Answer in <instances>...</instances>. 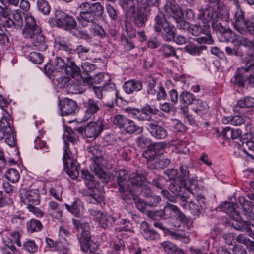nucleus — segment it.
<instances>
[{
	"mask_svg": "<svg viewBox=\"0 0 254 254\" xmlns=\"http://www.w3.org/2000/svg\"><path fill=\"white\" fill-rule=\"evenodd\" d=\"M180 174L178 178L182 184H186V180L189 178V170L188 167L186 166L182 165L180 167Z\"/></svg>",
	"mask_w": 254,
	"mask_h": 254,
	"instance_id": "nucleus-51",
	"label": "nucleus"
},
{
	"mask_svg": "<svg viewBox=\"0 0 254 254\" xmlns=\"http://www.w3.org/2000/svg\"><path fill=\"white\" fill-rule=\"evenodd\" d=\"M66 173L72 178H77L79 175V164L76 160H72L68 164H64Z\"/></svg>",
	"mask_w": 254,
	"mask_h": 254,
	"instance_id": "nucleus-24",
	"label": "nucleus"
},
{
	"mask_svg": "<svg viewBox=\"0 0 254 254\" xmlns=\"http://www.w3.org/2000/svg\"><path fill=\"white\" fill-rule=\"evenodd\" d=\"M53 64L54 70L57 72L60 70H64L67 65V63L64 62V59L58 57L55 59L53 62Z\"/></svg>",
	"mask_w": 254,
	"mask_h": 254,
	"instance_id": "nucleus-48",
	"label": "nucleus"
},
{
	"mask_svg": "<svg viewBox=\"0 0 254 254\" xmlns=\"http://www.w3.org/2000/svg\"><path fill=\"white\" fill-rule=\"evenodd\" d=\"M58 49L59 51L67 54H72L74 51L71 44L66 42L59 43Z\"/></svg>",
	"mask_w": 254,
	"mask_h": 254,
	"instance_id": "nucleus-54",
	"label": "nucleus"
},
{
	"mask_svg": "<svg viewBox=\"0 0 254 254\" xmlns=\"http://www.w3.org/2000/svg\"><path fill=\"white\" fill-rule=\"evenodd\" d=\"M38 10L44 15L50 13L51 7L49 3L45 0H38L37 2Z\"/></svg>",
	"mask_w": 254,
	"mask_h": 254,
	"instance_id": "nucleus-45",
	"label": "nucleus"
},
{
	"mask_svg": "<svg viewBox=\"0 0 254 254\" xmlns=\"http://www.w3.org/2000/svg\"><path fill=\"white\" fill-rule=\"evenodd\" d=\"M80 10L78 21L84 27L87 23H95L104 12V7L99 2L89 3L84 2L78 7Z\"/></svg>",
	"mask_w": 254,
	"mask_h": 254,
	"instance_id": "nucleus-2",
	"label": "nucleus"
},
{
	"mask_svg": "<svg viewBox=\"0 0 254 254\" xmlns=\"http://www.w3.org/2000/svg\"><path fill=\"white\" fill-rule=\"evenodd\" d=\"M39 197L38 191L36 190H27L22 189L20 190V200L27 207L38 204Z\"/></svg>",
	"mask_w": 254,
	"mask_h": 254,
	"instance_id": "nucleus-11",
	"label": "nucleus"
},
{
	"mask_svg": "<svg viewBox=\"0 0 254 254\" xmlns=\"http://www.w3.org/2000/svg\"><path fill=\"white\" fill-rule=\"evenodd\" d=\"M163 28L167 35V36L163 37L164 40L166 41H172V38L175 35V28L174 26L168 22H165Z\"/></svg>",
	"mask_w": 254,
	"mask_h": 254,
	"instance_id": "nucleus-41",
	"label": "nucleus"
},
{
	"mask_svg": "<svg viewBox=\"0 0 254 254\" xmlns=\"http://www.w3.org/2000/svg\"><path fill=\"white\" fill-rule=\"evenodd\" d=\"M91 214L95 215L99 224L103 228L106 229L112 226L114 220L110 216L104 214L99 211H92Z\"/></svg>",
	"mask_w": 254,
	"mask_h": 254,
	"instance_id": "nucleus-21",
	"label": "nucleus"
},
{
	"mask_svg": "<svg viewBox=\"0 0 254 254\" xmlns=\"http://www.w3.org/2000/svg\"><path fill=\"white\" fill-rule=\"evenodd\" d=\"M28 231L31 233L39 231L42 228V225L40 221L36 219H31L27 223Z\"/></svg>",
	"mask_w": 254,
	"mask_h": 254,
	"instance_id": "nucleus-43",
	"label": "nucleus"
},
{
	"mask_svg": "<svg viewBox=\"0 0 254 254\" xmlns=\"http://www.w3.org/2000/svg\"><path fill=\"white\" fill-rule=\"evenodd\" d=\"M104 76L101 73L96 74L94 77L89 76L85 79H82V81H80L79 84L86 85V84H90L91 83L99 84L103 80Z\"/></svg>",
	"mask_w": 254,
	"mask_h": 254,
	"instance_id": "nucleus-38",
	"label": "nucleus"
},
{
	"mask_svg": "<svg viewBox=\"0 0 254 254\" xmlns=\"http://www.w3.org/2000/svg\"><path fill=\"white\" fill-rule=\"evenodd\" d=\"M161 50L163 55L165 57L174 56L178 58L174 47L170 45L164 44L162 46Z\"/></svg>",
	"mask_w": 254,
	"mask_h": 254,
	"instance_id": "nucleus-50",
	"label": "nucleus"
},
{
	"mask_svg": "<svg viewBox=\"0 0 254 254\" xmlns=\"http://www.w3.org/2000/svg\"><path fill=\"white\" fill-rule=\"evenodd\" d=\"M89 151L92 153L93 156V158L94 159V164L93 166L96 174L101 178H104L106 174L101 166V162L102 161L103 158L100 156L98 155V154L99 152L96 150L94 147L89 148Z\"/></svg>",
	"mask_w": 254,
	"mask_h": 254,
	"instance_id": "nucleus-16",
	"label": "nucleus"
},
{
	"mask_svg": "<svg viewBox=\"0 0 254 254\" xmlns=\"http://www.w3.org/2000/svg\"><path fill=\"white\" fill-rule=\"evenodd\" d=\"M66 208L72 214L76 217H79L81 215L82 212V206L80 205V203L76 201L74 202L71 206L67 204H65Z\"/></svg>",
	"mask_w": 254,
	"mask_h": 254,
	"instance_id": "nucleus-35",
	"label": "nucleus"
},
{
	"mask_svg": "<svg viewBox=\"0 0 254 254\" xmlns=\"http://www.w3.org/2000/svg\"><path fill=\"white\" fill-rule=\"evenodd\" d=\"M6 179L13 183L17 182L20 179V174L17 170L13 168L8 169L5 173Z\"/></svg>",
	"mask_w": 254,
	"mask_h": 254,
	"instance_id": "nucleus-42",
	"label": "nucleus"
},
{
	"mask_svg": "<svg viewBox=\"0 0 254 254\" xmlns=\"http://www.w3.org/2000/svg\"><path fill=\"white\" fill-rule=\"evenodd\" d=\"M26 38H29L34 48L39 51H44L47 48V46L45 42V37L41 34V28H37L35 32L31 34L25 36Z\"/></svg>",
	"mask_w": 254,
	"mask_h": 254,
	"instance_id": "nucleus-14",
	"label": "nucleus"
},
{
	"mask_svg": "<svg viewBox=\"0 0 254 254\" xmlns=\"http://www.w3.org/2000/svg\"><path fill=\"white\" fill-rule=\"evenodd\" d=\"M140 229L141 233L146 240H154L159 236L158 234L152 230L149 224L145 221L141 222Z\"/></svg>",
	"mask_w": 254,
	"mask_h": 254,
	"instance_id": "nucleus-22",
	"label": "nucleus"
},
{
	"mask_svg": "<svg viewBox=\"0 0 254 254\" xmlns=\"http://www.w3.org/2000/svg\"><path fill=\"white\" fill-rule=\"evenodd\" d=\"M134 0H121L120 4L126 12L127 16L132 17L135 12Z\"/></svg>",
	"mask_w": 254,
	"mask_h": 254,
	"instance_id": "nucleus-26",
	"label": "nucleus"
},
{
	"mask_svg": "<svg viewBox=\"0 0 254 254\" xmlns=\"http://www.w3.org/2000/svg\"><path fill=\"white\" fill-rule=\"evenodd\" d=\"M206 48V46H199L190 42L185 46L184 50L192 55H199Z\"/></svg>",
	"mask_w": 254,
	"mask_h": 254,
	"instance_id": "nucleus-28",
	"label": "nucleus"
},
{
	"mask_svg": "<svg viewBox=\"0 0 254 254\" xmlns=\"http://www.w3.org/2000/svg\"><path fill=\"white\" fill-rule=\"evenodd\" d=\"M22 234V231L19 230L12 231L9 233V235L11 238V239L14 241L18 247L22 246L20 240Z\"/></svg>",
	"mask_w": 254,
	"mask_h": 254,
	"instance_id": "nucleus-56",
	"label": "nucleus"
},
{
	"mask_svg": "<svg viewBox=\"0 0 254 254\" xmlns=\"http://www.w3.org/2000/svg\"><path fill=\"white\" fill-rule=\"evenodd\" d=\"M166 146V144L165 142L156 143L150 145V149L154 150L156 154L158 155L163 152Z\"/></svg>",
	"mask_w": 254,
	"mask_h": 254,
	"instance_id": "nucleus-58",
	"label": "nucleus"
},
{
	"mask_svg": "<svg viewBox=\"0 0 254 254\" xmlns=\"http://www.w3.org/2000/svg\"><path fill=\"white\" fill-rule=\"evenodd\" d=\"M47 213L53 219L57 220L61 219L63 214L60 204L53 200L49 202L47 208Z\"/></svg>",
	"mask_w": 254,
	"mask_h": 254,
	"instance_id": "nucleus-18",
	"label": "nucleus"
},
{
	"mask_svg": "<svg viewBox=\"0 0 254 254\" xmlns=\"http://www.w3.org/2000/svg\"><path fill=\"white\" fill-rule=\"evenodd\" d=\"M239 202L243 208V215L246 217V220L240 217L239 213L235 210L233 203L225 202L221 206V209L232 218L230 224L234 229L241 231H248L250 230V225L254 226V214L252 211L254 205L243 196L239 197Z\"/></svg>",
	"mask_w": 254,
	"mask_h": 254,
	"instance_id": "nucleus-1",
	"label": "nucleus"
},
{
	"mask_svg": "<svg viewBox=\"0 0 254 254\" xmlns=\"http://www.w3.org/2000/svg\"><path fill=\"white\" fill-rule=\"evenodd\" d=\"M250 73L247 78L248 83L254 87V64L247 66L238 68L234 76L232 78L231 81L234 84L240 87H243L245 81L246 73Z\"/></svg>",
	"mask_w": 254,
	"mask_h": 254,
	"instance_id": "nucleus-5",
	"label": "nucleus"
},
{
	"mask_svg": "<svg viewBox=\"0 0 254 254\" xmlns=\"http://www.w3.org/2000/svg\"><path fill=\"white\" fill-rule=\"evenodd\" d=\"M218 14V19L220 18L221 20L226 22L229 20L230 12L228 8L224 7L220 8Z\"/></svg>",
	"mask_w": 254,
	"mask_h": 254,
	"instance_id": "nucleus-62",
	"label": "nucleus"
},
{
	"mask_svg": "<svg viewBox=\"0 0 254 254\" xmlns=\"http://www.w3.org/2000/svg\"><path fill=\"white\" fill-rule=\"evenodd\" d=\"M155 23L154 24V29L157 32H160L162 28L163 27L165 22H168L163 14L159 13L157 14L154 18Z\"/></svg>",
	"mask_w": 254,
	"mask_h": 254,
	"instance_id": "nucleus-39",
	"label": "nucleus"
},
{
	"mask_svg": "<svg viewBox=\"0 0 254 254\" xmlns=\"http://www.w3.org/2000/svg\"><path fill=\"white\" fill-rule=\"evenodd\" d=\"M147 128L151 135L156 139H164L168 136L167 130L158 124V121L153 120L147 124Z\"/></svg>",
	"mask_w": 254,
	"mask_h": 254,
	"instance_id": "nucleus-13",
	"label": "nucleus"
},
{
	"mask_svg": "<svg viewBox=\"0 0 254 254\" xmlns=\"http://www.w3.org/2000/svg\"><path fill=\"white\" fill-rule=\"evenodd\" d=\"M180 102L184 104H191L196 100L195 96L191 93L188 91H183L180 95Z\"/></svg>",
	"mask_w": 254,
	"mask_h": 254,
	"instance_id": "nucleus-40",
	"label": "nucleus"
},
{
	"mask_svg": "<svg viewBox=\"0 0 254 254\" xmlns=\"http://www.w3.org/2000/svg\"><path fill=\"white\" fill-rule=\"evenodd\" d=\"M81 232L78 237L79 242L82 243L90 242L91 241V235L88 223H85L83 224H81Z\"/></svg>",
	"mask_w": 254,
	"mask_h": 254,
	"instance_id": "nucleus-30",
	"label": "nucleus"
},
{
	"mask_svg": "<svg viewBox=\"0 0 254 254\" xmlns=\"http://www.w3.org/2000/svg\"><path fill=\"white\" fill-rule=\"evenodd\" d=\"M24 13L19 10H16L13 14L12 18L6 22L7 26L15 29H20L23 26V15Z\"/></svg>",
	"mask_w": 254,
	"mask_h": 254,
	"instance_id": "nucleus-20",
	"label": "nucleus"
},
{
	"mask_svg": "<svg viewBox=\"0 0 254 254\" xmlns=\"http://www.w3.org/2000/svg\"><path fill=\"white\" fill-rule=\"evenodd\" d=\"M165 210L167 211V213H170V216L171 215L172 212L178 215L179 217H181L182 215H183L176 206L169 203H167L165 206Z\"/></svg>",
	"mask_w": 254,
	"mask_h": 254,
	"instance_id": "nucleus-61",
	"label": "nucleus"
},
{
	"mask_svg": "<svg viewBox=\"0 0 254 254\" xmlns=\"http://www.w3.org/2000/svg\"><path fill=\"white\" fill-rule=\"evenodd\" d=\"M205 36H201L196 38V41L200 44L206 43L208 44H212L213 43L211 35L210 34V31L208 34H203Z\"/></svg>",
	"mask_w": 254,
	"mask_h": 254,
	"instance_id": "nucleus-63",
	"label": "nucleus"
},
{
	"mask_svg": "<svg viewBox=\"0 0 254 254\" xmlns=\"http://www.w3.org/2000/svg\"><path fill=\"white\" fill-rule=\"evenodd\" d=\"M55 21L58 27L65 30L73 29L77 25L76 21L72 16H69L61 11H56Z\"/></svg>",
	"mask_w": 254,
	"mask_h": 254,
	"instance_id": "nucleus-8",
	"label": "nucleus"
},
{
	"mask_svg": "<svg viewBox=\"0 0 254 254\" xmlns=\"http://www.w3.org/2000/svg\"><path fill=\"white\" fill-rule=\"evenodd\" d=\"M129 181L133 186L140 188V191L141 192L144 191V194L147 193L149 194L150 193V184L143 175L138 173H132L129 175Z\"/></svg>",
	"mask_w": 254,
	"mask_h": 254,
	"instance_id": "nucleus-12",
	"label": "nucleus"
},
{
	"mask_svg": "<svg viewBox=\"0 0 254 254\" xmlns=\"http://www.w3.org/2000/svg\"><path fill=\"white\" fill-rule=\"evenodd\" d=\"M202 203H200V206L196 202H190L189 204V208L190 211L194 215H197L201 209L205 207V201L202 199Z\"/></svg>",
	"mask_w": 254,
	"mask_h": 254,
	"instance_id": "nucleus-53",
	"label": "nucleus"
},
{
	"mask_svg": "<svg viewBox=\"0 0 254 254\" xmlns=\"http://www.w3.org/2000/svg\"><path fill=\"white\" fill-rule=\"evenodd\" d=\"M148 82L147 93L150 95H155L156 91L155 86L156 84V80L152 76H148L147 79Z\"/></svg>",
	"mask_w": 254,
	"mask_h": 254,
	"instance_id": "nucleus-57",
	"label": "nucleus"
},
{
	"mask_svg": "<svg viewBox=\"0 0 254 254\" xmlns=\"http://www.w3.org/2000/svg\"><path fill=\"white\" fill-rule=\"evenodd\" d=\"M223 137L229 138H231L235 139L239 138L242 134V131L239 129H230V127H227L222 128L220 133Z\"/></svg>",
	"mask_w": 254,
	"mask_h": 254,
	"instance_id": "nucleus-31",
	"label": "nucleus"
},
{
	"mask_svg": "<svg viewBox=\"0 0 254 254\" xmlns=\"http://www.w3.org/2000/svg\"><path fill=\"white\" fill-rule=\"evenodd\" d=\"M183 12H181L180 15H174L173 16V18L175 19L176 24L177 27L179 29H185L186 28H188L189 27V24L188 22H186L183 19Z\"/></svg>",
	"mask_w": 254,
	"mask_h": 254,
	"instance_id": "nucleus-47",
	"label": "nucleus"
},
{
	"mask_svg": "<svg viewBox=\"0 0 254 254\" xmlns=\"http://www.w3.org/2000/svg\"><path fill=\"white\" fill-rule=\"evenodd\" d=\"M169 235L172 237V238L176 240L182 241L185 243H188L189 241L186 233L183 232L171 231L169 232Z\"/></svg>",
	"mask_w": 254,
	"mask_h": 254,
	"instance_id": "nucleus-49",
	"label": "nucleus"
},
{
	"mask_svg": "<svg viewBox=\"0 0 254 254\" xmlns=\"http://www.w3.org/2000/svg\"><path fill=\"white\" fill-rule=\"evenodd\" d=\"M209 107L207 103L201 100L197 101V105L193 111L198 115H201L208 112Z\"/></svg>",
	"mask_w": 254,
	"mask_h": 254,
	"instance_id": "nucleus-44",
	"label": "nucleus"
},
{
	"mask_svg": "<svg viewBox=\"0 0 254 254\" xmlns=\"http://www.w3.org/2000/svg\"><path fill=\"white\" fill-rule=\"evenodd\" d=\"M212 27L214 30L222 34L226 32H231V30L229 27L222 25L221 23L219 22L218 20L212 22Z\"/></svg>",
	"mask_w": 254,
	"mask_h": 254,
	"instance_id": "nucleus-52",
	"label": "nucleus"
},
{
	"mask_svg": "<svg viewBox=\"0 0 254 254\" xmlns=\"http://www.w3.org/2000/svg\"><path fill=\"white\" fill-rule=\"evenodd\" d=\"M236 42L238 45H242L250 49H254V41H250L245 38L239 37L236 40Z\"/></svg>",
	"mask_w": 254,
	"mask_h": 254,
	"instance_id": "nucleus-55",
	"label": "nucleus"
},
{
	"mask_svg": "<svg viewBox=\"0 0 254 254\" xmlns=\"http://www.w3.org/2000/svg\"><path fill=\"white\" fill-rule=\"evenodd\" d=\"M72 160H74L72 159V153L69 149L68 146L65 143L64 146V153L63 154L64 164H68Z\"/></svg>",
	"mask_w": 254,
	"mask_h": 254,
	"instance_id": "nucleus-59",
	"label": "nucleus"
},
{
	"mask_svg": "<svg viewBox=\"0 0 254 254\" xmlns=\"http://www.w3.org/2000/svg\"><path fill=\"white\" fill-rule=\"evenodd\" d=\"M77 105L75 101L66 98L64 100L60 108L61 114L62 116H67L75 112Z\"/></svg>",
	"mask_w": 254,
	"mask_h": 254,
	"instance_id": "nucleus-19",
	"label": "nucleus"
},
{
	"mask_svg": "<svg viewBox=\"0 0 254 254\" xmlns=\"http://www.w3.org/2000/svg\"><path fill=\"white\" fill-rule=\"evenodd\" d=\"M22 249L27 252L34 254L38 251V247L33 240H27L22 245Z\"/></svg>",
	"mask_w": 254,
	"mask_h": 254,
	"instance_id": "nucleus-37",
	"label": "nucleus"
},
{
	"mask_svg": "<svg viewBox=\"0 0 254 254\" xmlns=\"http://www.w3.org/2000/svg\"><path fill=\"white\" fill-rule=\"evenodd\" d=\"M37 28L40 27L37 25L33 16L30 14H27L25 17V26L23 30V34L25 36L31 35V33L35 32Z\"/></svg>",
	"mask_w": 254,
	"mask_h": 254,
	"instance_id": "nucleus-23",
	"label": "nucleus"
},
{
	"mask_svg": "<svg viewBox=\"0 0 254 254\" xmlns=\"http://www.w3.org/2000/svg\"><path fill=\"white\" fill-rule=\"evenodd\" d=\"M186 186V184H182V182H180L179 178H177L175 181L171 182L169 188L170 190L174 194L177 196L181 195V192L183 188Z\"/></svg>",
	"mask_w": 254,
	"mask_h": 254,
	"instance_id": "nucleus-33",
	"label": "nucleus"
},
{
	"mask_svg": "<svg viewBox=\"0 0 254 254\" xmlns=\"http://www.w3.org/2000/svg\"><path fill=\"white\" fill-rule=\"evenodd\" d=\"M164 7L166 12L171 14L172 17L174 15H180L182 12L174 0H167Z\"/></svg>",
	"mask_w": 254,
	"mask_h": 254,
	"instance_id": "nucleus-29",
	"label": "nucleus"
},
{
	"mask_svg": "<svg viewBox=\"0 0 254 254\" xmlns=\"http://www.w3.org/2000/svg\"><path fill=\"white\" fill-rule=\"evenodd\" d=\"M197 17L204 24H207L209 22L212 23V22L218 20V14L214 8L209 7L199 10Z\"/></svg>",
	"mask_w": 254,
	"mask_h": 254,
	"instance_id": "nucleus-15",
	"label": "nucleus"
},
{
	"mask_svg": "<svg viewBox=\"0 0 254 254\" xmlns=\"http://www.w3.org/2000/svg\"><path fill=\"white\" fill-rule=\"evenodd\" d=\"M117 182L119 186V191L124 199H127V196L130 194L132 191L129 188V176L128 172L125 170H120L116 172Z\"/></svg>",
	"mask_w": 254,
	"mask_h": 254,
	"instance_id": "nucleus-6",
	"label": "nucleus"
},
{
	"mask_svg": "<svg viewBox=\"0 0 254 254\" xmlns=\"http://www.w3.org/2000/svg\"><path fill=\"white\" fill-rule=\"evenodd\" d=\"M158 112V110L155 107L151 106L150 105H146L142 109L141 117L140 118L142 120H150L152 122L153 121L151 117L147 114L148 113L156 114Z\"/></svg>",
	"mask_w": 254,
	"mask_h": 254,
	"instance_id": "nucleus-34",
	"label": "nucleus"
},
{
	"mask_svg": "<svg viewBox=\"0 0 254 254\" xmlns=\"http://www.w3.org/2000/svg\"><path fill=\"white\" fill-rule=\"evenodd\" d=\"M254 108V98L251 97H245L243 99L239 100L237 103V106L235 107V110L236 111L237 108Z\"/></svg>",
	"mask_w": 254,
	"mask_h": 254,
	"instance_id": "nucleus-36",
	"label": "nucleus"
},
{
	"mask_svg": "<svg viewBox=\"0 0 254 254\" xmlns=\"http://www.w3.org/2000/svg\"><path fill=\"white\" fill-rule=\"evenodd\" d=\"M30 60L36 64H40L43 61V57L41 54L36 52H32L29 55Z\"/></svg>",
	"mask_w": 254,
	"mask_h": 254,
	"instance_id": "nucleus-60",
	"label": "nucleus"
},
{
	"mask_svg": "<svg viewBox=\"0 0 254 254\" xmlns=\"http://www.w3.org/2000/svg\"><path fill=\"white\" fill-rule=\"evenodd\" d=\"M243 29V31H239L238 32L241 34H245L248 33L249 34L254 36V19H249L248 20H247Z\"/></svg>",
	"mask_w": 254,
	"mask_h": 254,
	"instance_id": "nucleus-46",
	"label": "nucleus"
},
{
	"mask_svg": "<svg viewBox=\"0 0 254 254\" xmlns=\"http://www.w3.org/2000/svg\"><path fill=\"white\" fill-rule=\"evenodd\" d=\"M144 9H140L137 11L136 14H134V21L136 25L139 27L145 26L147 20V15L144 12Z\"/></svg>",
	"mask_w": 254,
	"mask_h": 254,
	"instance_id": "nucleus-32",
	"label": "nucleus"
},
{
	"mask_svg": "<svg viewBox=\"0 0 254 254\" xmlns=\"http://www.w3.org/2000/svg\"><path fill=\"white\" fill-rule=\"evenodd\" d=\"M112 121L115 126L120 129H123L127 133H140L143 130L142 127L137 126L133 121L127 119L122 114L115 115Z\"/></svg>",
	"mask_w": 254,
	"mask_h": 254,
	"instance_id": "nucleus-4",
	"label": "nucleus"
},
{
	"mask_svg": "<svg viewBox=\"0 0 254 254\" xmlns=\"http://www.w3.org/2000/svg\"><path fill=\"white\" fill-rule=\"evenodd\" d=\"M82 179L84 180L87 189L81 190L82 194L89 197L91 203H100L104 200V193L96 187L97 182L94 176L88 170L83 169L81 171Z\"/></svg>",
	"mask_w": 254,
	"mask_h": 254,
	"instance_id": "nucleus-3",
	"label": "nucleus"
},
{
	"mask_svg": "<svg viewBox=\"0 0 254 254\" xmlns=\"http://www.w3.org/2000/svg\"><path fill=\"white\" fill-rule=\"evenodd\" d=\"M210 30V26L207 24L202 27L197 25H192L188 28L189 32L194 36H198L201 34H208Z\"/></svg>",
	"mask_w": 254,
	"mask_h": 254,
	"instance_id": "nucleus-27",
	"label": "nucleus"
},
{
	"mask_svg": "<svg viewBox=\"0 0 254 254\" xmlns=\"http://www.w3.org/2000/svg\"><path fill=\"white\" fill-rule=\"evenodd\" d=\"M84 108V120H88L94 118L96 114L100 110L101 103L98 100L89 98L83 103Z\"/></svg>",
	"mask_w": 254,
	"mask_h": 254,
	"instance_id": "nucleus-7",
	"label": "nucleus"
},
{
	"mask_svg": "<svg viewBox=\"0 0 254 254\" xmlns=\"http://www.w3.org/2000/svg\"><path fill=\"white\" fill-rule=\"evenodd\" d=\"M104 120L99 118L97 121L90 122L85 127V135L87 138H96L104 130Z\"/></svg>",
	"mask_w": 254,
	"mask_h": 254,
	"instance_id": "nucleus-10",
	"label": "nucleus"
},
{
	"mask_svg": "<svg viewBox=\"0 0 254 254\" xmlns=\"http://www.w3.org/2000/svg\"><path fill=\"white\" fill-rule=\"evenodd\" d=\"M65 73L75 79L77 81H82V77L80 75V68L73 62L67 61V65L64 70Z\"/></svg>",
	"mask_w": 254,
	"mask_h": 254,
	"instance_id": "nucleus-17",
	"label": "nucleus"
},
{
	"mask_svg": "<svg viewBox=\"0 0 254 254\" xmlns=\"http://www.w3.org/2000/svg\"><path fill=\"white\" fill-rule=\"evenodd\" d=\"M114 251L111 254H125V246L121 242L119 243H114L113 246Z\"/></svg>",
	"mask_w": 254,
	"mask_h": 254,
	"instance_id": "nucleus-64",
	"label": "nucleus"
},
{
	"mask_svg": "<svg viewBox=\"0 0 254 254\" xmlns=\"http://www.w3.org/2000/svg\"><path fill=\"white\" fill-rule=\"evenodd\" d=\"M232 15L233 18L231 19V21L234 29L238 32L239 31H243V27H244L247 20L249 19L246 18L245 12L240 5L235 6L232 12Z\"/></svg>",
	"mask_w": 254,
	"mask_h": 254,
	"instance_id": "nucleus-9",
	"label": "nucleus"
},
{
	"mask_svg": "<svg viewBox=\"0 0 254 254\" xmlns=\"http://www.w3.org/2000/svg\"><path fill=\"white\" fill-rule=\"evenodd\" d=\"M123 88L126 93L131 94L134 91L137 92L142 89V82L136 80H128L124 83Z\"/></svg>",
	"mask_w": 254,
	"mask_h": 254,
	"instance_id": "nucleus-25",
	"label": "nucleus"
}]
</instances>
